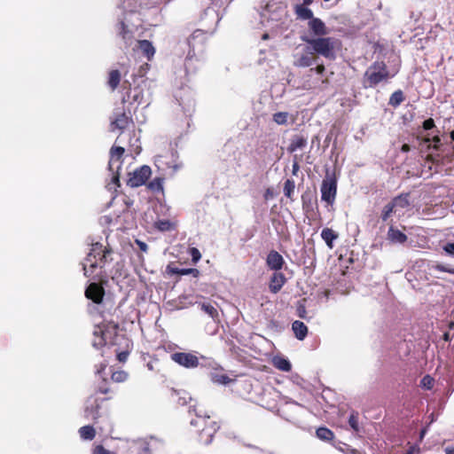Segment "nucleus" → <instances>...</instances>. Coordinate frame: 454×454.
Listing matches in <instances>:
<instances>
[{"instance_id": "12", "label": "nucleus", "mask_w": 454, "mask_h": 454, "mask_svg": "<svg viewBox=\"0 0 454 454\" xmlns=\"http://www.w3.org/2000/svg\"><path fill=\"white\" fill-rule=\"evenodd\" d=\"M104 294V288L95 282L90 283L85 290V296L97 304L101 303Z\"/></svg>"}, {"instance_id": "54", "label": "nucleus", "mask_w": 454, "mask_h": 454, "mask_svg": "<svg viewBox=\"0 0 454 454\" xmlns=\"http://www.w3.org/2000/svg\"><path fill=\"white\" fill-rule=\"evenodd\" d=\"M128 356H129V353H128V352H121V353H119V354H118V356H118V360H119L120 362H125V361H126V359H127V357H128Z\"/></svg>"}, {"instance_id": "39", "label": "nucleus", "mask_w": 454, "mask_h": 454, "mask_svg": "<svg viewBox=\"0 0 454 454\" xmlns=\"http://www.w3.org/2000/svg\"><path fill=\"white\" fill-rule=\"evenodd\" d=\"M176 395H177V403L180 405H185L188 403V401H192V397L185 391H178L176 393Z\"/></svg>"}, {"instance_id": "13", "label": "nucleus", "mask_w": 454, "mask_h": 454, "mask_svg": "<svg viewBox=\"0 0 454 454\" xmlns=\"http://www.w3.org/2000/svg\"><path fill=\"white\" fill-rule=\"evenodd\" d=\"M284 262L283 256L275 250L270 251L267 255L266 263L270 270L278 271L282 269Z\"/></svg>"}, {"instance_id": "4", "label": "nucleus", "mask_w": 454, "mask_h": 454, "mask_svg": "<svg viewBox=\"0 0 454 454\" xmlns=\"http://www.w3.org/2000/svg\"><path fill=\"white\" fill-rule=\"evenodd\" d=\"M194 411L197 419H192L191 425L198 427H202V429L199 430L200 441L203 444L207 445L212 442L213 436L218 430L219 427L215 422L209 420V415L201 414L200 411L198 412L195 409Z\"/></svg>"}, {"instance_id": "17", "label": "nucleus", "mask_w": 454, "mask_h": 454, "mask_svg": "<svg viewBox=\"0 0 454 454\" xmlns=\"http://www.w3.org/2000/svg\"><path fill=\"white\" fill-rule=\"evenodd\" d=\"M131 121L130 118L125 113L115 114L114 119L111 121L112 129H124Z\"/></svg>"}, {"instance_id": "55", "label": "nucleus", "mask_w": 454, "mask_h": 454, "mask_svg": "<svg viewBox=\"0 0 454 454\" xmlns=\"http://www.w3.org/2000/svg\"><path fill=\"white\" fill-rule=\"evenodd\" d=\"M297 311H298V316L300 317H305V314H306V309L304 306H299L298 309H297Z\"/></svg>"}, {"instance_id": "57", "label": "nucleus", "mask_w": 454, "mask_h": 454, "mask_svg": "<svg viewBox=\"0 0 454 454\" xmlns=\"http://www.w3.org/2000/svg\"><path fill=\"white\" fill-rule=\"evenodd\" d=\"M427 434V428H423L419 434V441L421 442Z\"/></svg>"}, {"instance_id": "48", "label": "nucleus", "mask_w": 454, "mask_h": 454, "mask_svg": "<svg viewBox=\"0 0 454 454\" xmlns=\"http://www.w3.org/2000/svg\"><path fill=\"white\" fill-rule=\"evenodd\" d=\"M434 127V121L433 119L429 118L427 120H426L424 122H423V128L424 129L426 130H429L431 129H433Z\"/></svg>"}, {"instance_id": "58", "label": "nucleus", "mask_w": 454, "mask_h": 454, "mask_svg": "<svg viewBox=\"0 0 454 454\" xmlns=\"http://www.w3.org/2000/svg\"><path fill=\"white\" fill-rule=\"evenodd\" d=\"M98 392L101 394H107L109 392V389L107 387H99Z\"/></svg>"}, {"instance_id": "62", "label": "nucleus", "mask_w": 454, "mask_h": 454, "mask_svg": "<svg viewBox=\"0 0 454 454\" xmlns=\"http://www.w3.org/2000/svg\"><path fill=\"white\" fill-rule=\"evenodd\" d=\"M441 139L438 137H434V147L436 148Z\"/></svg>"}, {"instance_id": "14", "label": "nucleus", "mask_w": 454, "mask_h": 454, "mask_svg": "<svg viewBox=\"0 0 454 454\" xmlns=\"http://www.w3.org/2000/svg\"><path fill=\"white\" fill-rule=\"evenodd\" d=\"M99 403L97 398L90 397L86 401L84 415L87 419L96 420L99 416Z\"/></svg>"}, {"instance_id": "6", "label": "nucleus", "mask_w": 454, "mask_h": 454, "mask_svg": "<svg viewBox=\"0 0 454 454\" xmlns=\"http://www.w3.org/2000/svg\"><path fill=\"white\" fill-rule=\"evenodd\" d=\"M173 362L186 369H194L204 365L200 360H205L204 356H198V352H176L170 355Z\"/></svg>"}, {"instance_id": "30", "label": "nucleus", "mask_w": 454, "mask_h": 454, "mask_svg": "<svg viewBox=\"0 0 454 454\" xmlns=\"http://www.w3.org/2000/svg\"><path fill=\"white\" fill-rule=\"evenodd\" d=\"M210 376H211V380L214 383H216L219 385H227V384L231 383V381H233V380H231L225 374L212 372Z\"/></svg>"}, {"instance_id": "18", "label": "nucleus", "mask_w": 454, "mask_h": 454, "mask_svg": "<svg viewBox=\"0 0 454 454\" xmlns=\"http://www.w3.org/2000/svg\"><path fill=\"white\" fill-rule=\"evenodd\" d=\"M292 330L294 333V336L299 340H304L308 334L307 325L303 322L299 320H296L292 324Z\"/></svg>"}, {"instance_id": "52", "label": "nucleus", "mask_w": 454, "mask_h": 454, "mask_svg": "<svg viewBox=\"0 0 454 454\" xmlns=\"http://www.w3.org/2000/svg\"><path fill=\"white\" fill-rule=\"evenodd\" d=\"M420 453V449L419 446L417 445H414V446H411L410 448V450L407 451L406 454H419Z\"/></svg>"}, {"instance_id": "11", "label": "nucleus", "mask_w": 454, "mask_h": 454, "mask_svg": "<svg viewBox=\"0 0 454 454\" xmlns=\"http://www.w3.org/2000/svg\"><path fill=\"white\" fill-rule=\"evenodd\" d=\"M162 445L163 442L161 440L152 436L148 440L138 442L136 450L137 454H152L153 450H158Z\"/></svg>"}, {"instance_id": "33", "label": "nucleus", "mask_w": 454, "mask_h": 454, "mask_svg": "<svg viewBox=\"0 0 454 454\" xmlns=\"http://www.w3.org/2000/svg\"><path fill=\"white\" fill-rule=\"evenodd\" d=\"M317 436L323 441H331L333 438V433L326 427H319L316 432Z\"/></svg>"}, {"instance_id": "56", "label": "nucleus", "mask_w": 454, "mask_h": 454, "mask_svg": "<svg viewBox=\"0 0 454 454\" xmlns=\"http://www.w3.org/2000/svg\"><path fill=\"white\" fill-rule=\"evenodd\" d=\"M325 66L324 65H317V67L315 68V71L317 72V74H323V73L325 72Z\"/></svg>"}, {"instance_id": "60", "label": "nucleus", "mask_w": 454, "mask_h": 454, "mask_svg": "<svg viewBox=\"0 0 454 454\" xmlns=\"http://www.w3.org/2000/svg\"><path fill=\"white\" fill-rule=\"evenodd\" d=\"M298 169H299V165L297 162H294L293 165V174L295 175L296 172L298 171Z\"/></svg>"}, {"instance_id": "24", "label": "nucleus", "mask_w": 454, "mask_h": 454, "mask_svg": "<svg viewBox=\"0 0 454 454\" xmlns=\"http://www.w3.org/2000/svg\"><path fill=\"white\" fill-rule=\"evenodd\" d=\"M321 238L326 243L329 248L333 247V241L338 238V235L332 229L325 228L321 231Z\"/></svg>"}, {"instance_id": "21", "label": "nucleus", "mask_w": 454, "mask_h": 454, "mask_svg": "<svg viewBox=\"0 0 454 454\" xmlns=\"http://www.w3.org/2000/svg\"><path fill=\"white\" fill-rule=\"evenodd\" d=\"M294 12L298 19L309 21L314 18L313 12L306 5L296 4L294 7Z\"/></svg>"}, {"instance_id": "42", "label": "nucleus", "mask_w": 454, "mask_h": 454, "mask_svg": "<svg viewBox=\"0 0 454 454\" xmlns=\"http://www.w3.org/2000/svg\"><path fill=\"white\" fill-rule=\"evenodd\" d=\"M433 269L439 270V271L448 272V273L454 275V268H450L449 266H445V265L438 263V264L434 265Z\"/></svg>"}, {"instance_id": "46", "label": "nucleus", "mask_w": 454, "mask_h": 454, "mask_svg": "<svg viewBox=\"0 0 454 454\" xmlns=\"http://www.w3.org/2000/svg\"><path fill=\"white\" fill-rule=\"evenodd\" d=\"M121 34L122 35L123 39L124 40L130 39L131 38V35L128 32L126 25L124 24V22H121Z\"/></svg>"}, {"instance_id": "2", "label": "nucleus", "mask_w": 454, "mask_h": 454, "mask_svg": "<svg viewBox=\"0 0 454 454\" xmlns=\"http://www.w3.org/2000/svg\"><path fill=\"white\" fill-rule=\"evenodd\" d=\"M302 42L306 43L305 52L317 54L327 59L334 60L336 59V51L339 49V40L334 37L319 36L311 38L307 35L301 36Z\"/></svg>"}, {"instance_id": "25", "label": "nucleus", "mask_w": 454, "mask_h": 454, "mask_svg": "<svg viewBox=\"0 0 454 454\" xmlns=\"http://www.w3.org/2000/svg\"><path fill=\"white\" fill-rule=\"evenodd\" d=\"M307 145V139L301 136H295L289 146H288V151L290 153H294L297 150H300V149H303L305 146Z\"/></svg>"}, {"instance_id": "41", "label": "nucleus", "mask_w": 454, "mask_h": 454, "mask_svg": "<svg viewBox=\"0 0 454 454\" xmlns=\"http://www.w3.org/2000/svg\"><path fill=\"white\" fill-rule=\"evenodd\" d=\"M189 254L192 256V262L194 263H197L201 258V254L196 247L190 248Z\"/></svg>"}, {"instance_id": "28", "label": "nucleus", "mask_w": 454, "mask_h": 454, "mask_svg": "<svg viewBox=\"0 0 454 454\" xmlns=\"http://www.w3.org/2000/svg\"><path fill=\"white\" fill-rule=\"evenodd\" d=\"M404 100L403 93L401 90H395L389 98L388 104L393 107L399 106Z\"/></svg>"}, {"instance_id": "63", "label": "nucleus", "mask_w": 454, "mask_h": 454, "mask_svg": "<svg viewBox=\"0 0 454 454\" xmlns=\"http://www.w3.org/2000/svg\"><path fill=\"white\" fill-rule=\"evenodd\" d=\"M450 138L454 141V130L450 132Z\"/></svg>"}, {"instance_id": "26", "label": "nucleus", "mask_w": 454, "mask_h": 454, "mask_svg": "<svg viewBox=\"0 0 454 454\" xmlns=\"http://www.w3.org/2000/svg\"><path fill=\"white\" fill-rule=\"evenodd\" d=\"M139 49L144 53L145 56H146L149 59L153 57L155 53V49L151 42L148 40H142L139 41Z\"/></svg>"}, {"instance_id": "1", "label": "nucleus", "mask_w": 454, "mask_h": 454, "mask_svg": "<svg viewBox=\"0 0 454 454\" xmlns=\"http://www.w3.org/2000/svg\"><path fill=\"white\" fill-rule=\"evenodd\" d=\"M111 251L105 248L102 244L96 242L92 244L90 252L82 262L84 276L93 279H100L102 277V269L108 261Z\"/></svg>"}, {"instance_id": "23", "label": "nucleus", "mask_w": 454, "mask_h": 454, "mask_svg": "<svg viewBox=\"0 0 454 454\" xmlns=\"http://www.w3.org/2000/svg\"><path fill=\"white\" fill-rule=\"evenodd\" d=\"M167 272L173 275H189L192 274L193 277H198L200 271L197 269H180L172 265L167 266Z\"/></svg>"}, {"instance_id": "10", "label": "nucleus", "mask_w": 454, "mask_h": 454, "mask_svg": "<svg viewBox=\"0 0 454 454\" xmlns=\"http://www.w3.org/2000/svg\"><path fill=\"white\" fill-rule=\"evenodd\" d=\"M150 167L144 165L136 169L132 176L129 178L128 184L131 187H138L145 184L151 176Z\"/></svg>"}, {"instance_id": "22", "label": "nucleus", "mask_w": 454, "mask_h": 454, "mask_svg": "<svg viewBox=\"0 0 454 454\" xmlns=\"http://www.w3.org/2000/svg\"><path fill=\"white\" fill-rule=\"evenodd\" d=\"M316 62V59L309 56V53L296 56L294 65L297 67H309Z\"/></svg>"}, {"instance_id": "64", "label": "nucleus", "mask_w": 454, "mask_h": 454, "mask_svg": "<svg viewBox=\"0 0 454 454\" xmlns=\"http://www.w3.org/2000/svg\"><path fill=\"white\" fill-rule=\"evenodd\" d=\"M403 151H408V150H409L408 145H404L403 146Z\"/></svg>"}, {"instance_id": "47", "label": "nucleus", "mask_w": 454, "mask_h": 454, "mask_svg": "<svg viewBox=\"0 0 454 454\" xmlns=\"http://www.w3.org/2000/svg\"><path fill=\"white\" fill-rule=\"evenodd\" d=\"M149 187H150V189H152V190H157V191H159V190H160V189L162 188V186H161V182H160L159 179H157V180H153V182H151V183L149 184Z\"/></svg>"}, {"instance_id": "31", "label": "nucleus", "mask_w": 454, "mask_h": 454, "mask_svg": "<svg viewBox=\"0 0 454 454\" xmlns=\"http://www.w3.org/2000/svg\"><path fill=\"white\" fill-rule=\"evenodd\" d=\"M121 81V74L118 70H112L109 73L108 85L112 90H115Z\"/></svg>"}, {"instance_id": "5", "label": "nucleus", "mask_w": 454, "mask_h": 454, "mask_svg": "<svg viewBox=\"0 0 454 454\" xmlns=\"http://www.w3.org/2000/svg\"><path fill=\"white\" fill-rule=\"evenodd\" d=\"M207 38V34L204 30L196 29L193 33L187 38V44L189 46V51L187 53V57L185 59V67L188 68L189 61L192 60L193 57H195L196 52L202 51L204 43Z\"/></svg>"}, {"instance_id": "27", "label": "nucleus", "mask_w": 454, "mask_h": 454, "mask_svg": "<svg viewBox=\"0 0 454 454\" xmlns=\"http://www.w3.org/2000/svg\"><path fill=\"white\" fill-rule=\"evenodd\" d=\"M390 202L393 204L395 208H405L410 206L409 194L405 193L398 195L395 197Z\"/></svg>"}, {"instance_id": "51", "label": "nucleus", "mask_w": 454, "mask_h": 454, "mask_svg": "<svg viewBox=\"0 0 454 454\" xmlns=\"http://www.w3.org/2000/svg\"><path fill=\"white\" fill-rule=\"evenodd\" d=\"M264 200H269L274 197V192L270 188H268L264 194H263Z\"/></svg>"}, {"instance_id": "36", "label": "nucleus", "mask_w": 454, "mask_h": 454, "mask_svg": "<svg viewBox=\"0 0 454 454\" xmlns=\"http://www.w3.org/2000/svg\"><path fill=\"white\" fill-rule=\"evenodd\" d=\"M348 425L353 429L354 432L359 433L360 427L358 425V413L352 412L348 418Z\"/></svg>"}, {"instance_id": "61", "label": "nucleus", "mask_w": 454, "mask_h": 454, "mask_svg": "<svg viewBox=\"0 0 454 454\" xmlns=\"http://www.w3.org/2000/svg\"><path fill=\"white\" fill-rule=\"evenodd\" d=\"M314 0H303L302 5L309 6L313 3Z\"/></svg>"}, {"instance_id": "40", "label": "nucleus", "mask_w": 454, "mask_h": 454, "mask_svg": "<svg viewBox=\"0 0 454 454\" xmlns=\"http://www.w3.org/2000/svg\"><path fill=\"white\" fill-rule=\"evenodd\" d=\"M128 374L123 371H118L112 373L111 379L114 382H123L127 380Z\"/></svg>"}, {"instance_id": "44", "label": "nucleus", "mask_w": 454, "mask_h": 454, "mask_svg": "<svg viewBox=\"0 0 454 454\" xmlns=\"http://www.w3.org/2000/svg\"><path fill=\"white\" fill-rule=\"evenodd\" d=\"M107 364L105 362L100 363L99 364L96 365V374L99 375L103 380H106V379L103 377V372L106 370Z\"/></svg>"}, {"instance_id": "16", "label": "nucleus", "mask_w": 454, "mask_h": 454, "mask_svg": "<svg viewBox=\"0 0 454 454\" xmlns=\"http://www.w3.org/2000/svg\"><path fill=\"white\" fill-rule=\"evenodd\" d=\"M286 281V278L283 273L275 271L270 278L269 286L270 291L273 294L278 293L285 285Z\"/></svg>"}, {"instance_id": "45", "label": "nucleus", "mask_w": 454, "mask_h": 454, "mask_svg": "<svg viewBox=\"0 0 454 454\" xmlns=\"http://www.w3.org/2000/svg\"><path fill=\"white\" fill-rule=\"evenodd\" d=\"M93 454H112L111 451L105 449L102 445H97L93 450Z\"/></svg>"}, {"instance_id": "29", "label": "nucleus", "mask_w": 454, "mask_h": 454, "mask_svg": "<svg viewBox=\"0 0 454 454\" xmlns=\"http://www.w3.org/2000/svg\"><path fill=\"white\" fill-rule=\"evenodd\" d=\"M80 436L83 440H92L95 437V429L91 426H83L79 429Z\"/></svg>"}, {"instance_id": "9", "label": "nucleus", "mask_w": 454, "mask_h": 454, "mask_svg": "<svg viewBox=\"0 0 454 454\" xmlns=\"http://www.w3.org/2000/svg\"><path fill=\"white\" fill-rule=\"evenodd\" d=\"M116 328V325L111 326V329L110 327H107L106 325H96L93 331V347L96 348L104 347L107 343V341L112 338Z\"/></svg>"}, {"instance_id": "8", "label": "nucleus", "mask_w": 454, "mask_h": 454, "mask_svg": "<svg viewBox=\"0 0 454 454\" xmlns=\"http://www.w3.org/2000/svg\"><path fill=\"white\" fill-rule=\"evenodd\" d=\"M321 200L327 205H333L337 194V181L334 176L326 175L324 178L321 188Z\"/></svg>"}, {"instance_id": "50", "label": "nucleus", "mask_w": 454, "mask_h": 454, "mask_svg": "<svg viewBox=\"0 0 454 454\" xmlns=\"http://www.w3.org/2000/svg\"><path fill=\"white\" fill-rule=\"evenodd\" d=\"M136 244L137 245V247H139V249L142 251V252H145L146 253L147 250H148V246L146 245L145 242L142 241V240H139V239H136Z\"/></svg>"}, {"instance_id": "32", "label": "nucleus", "mask_w": 454, "mask_h": 454, "mask_svg": "<svg viewBox=\"0 0 454 454\" xmlns=\"http://www.w3.org/2000/svg\"><path fill=\"white\" fill-rule=\"evenodd\" d=\"M289 118H290V114L287 112H278V113H275L272 116L273 121L278 125L287 124Z\"/></svg>"}, {"instance_id": "34", "label": "nucleus", "mask_w": 454, "mask_h": 454, "mask_svg": "<svg viewBox=\"0 0 454 454\" xmlns=\"http://www.w3.org/2000/svg\"><path fill=\"white\" fill-rule=\"evenodd\" d=\"M295 189V183L293 179H286L284 184V194L293 200V194Z\"/></svg>"}, {"instance_id": "43", "label": "nucleus", "mask_w": 454, "mask_h": 454, "mask_svg": "<svg viewBox=\"0 0 454 454\" xmlns=\"http://www.w3.org/2000/svg\"><path fill=\"white\" fill-rule=\"evenodd\" d=\"M433 381L434 380L429 375H427L422 379L421 384L427 389H431L433 387Z\"/></svg>"}, {"instance_id": "35", "label": "nucleus", "mask_w": 454, "mask_h": 454, "mask_svg": "<svg viewBox=\"0 0 454 454\" xmlns=\"http://www.w3.org/2000/svg\"><path fill=\"white\" fill-rule=\"evenodd\" d=\"M201 309L213 319L218 317L217 309L210 303H202Z\"/></svg>"}, {"instance_id": "37", "label": "nucleus", "mask_w": 454, "mask_h": 454, "mask_svg": "<svg viewBox=\"0 0 454 454\" xmlns=\"http://www.w3.org/2000/svg\"><path fill=\"white\" fill-rule=\"evenodd\" d=\"M395 207L391 202L387 203L381 211V219L386 222L395 212Z\"/></svg>"}, {"instance_id": "19", "label": "nucleus", "mask_w": 454, "mask_h": 454, "mask_svg": "<svg viewBox=\"0 0 454 454\" xmlns=\"http://www.w3.org/2000/svg\"><path fill=\"white\" fill-rule=\"evenodd\" d=\"M272 364L275 368L278 369L279 371L288 372L292 370V364L290 361L280 356H276L272 358Z\"/></svg>"}, {"instance_id": "7", "label": "nucleus", "mask_w": 454, "mask_h": 454, "mask_svg": "<svg viewBox=\"0 0 454 454\" xmlns=\"http://www.w3.org/2000/svg\"><path fill=\"white\" fill-rule=\"evenodd\" d=\"M125 150L121 146H113L110 150L108 169L112 173V183L120 186L119 169L121 166V158Z\"/></svg>"}, {"instance_id": "20", "label": "nucleus", "mask_w": 454, "mask_h": 454, "mask_svg": "<svg viewBox=\"0 0 454 454\" xmlns=\"http://www.w3.org/2000/svg\"><path fill=\"white\" fill-rule=\"evenodd\" d=\"M387 238L391 242L399 244H403L407 240V236L393 226L388 229Z\"/></svg>"}, {"instance_id": "49", "label": "nucleus", "mask_w": 454, "mask_h": 454, "mask_svg": "<svg viewBox=\"0 0 454 454\" xmlns=\"http://www.w3.org/2000/svg\"><path fill=\"white\" fill-rule=\"evenodd\" d=\"M443 250H444L448 254L453 255V254H454V243H447V244L443 247Z\"/></svg>"}, {"instance_id": "59", "label": "nucleus", "mask_w": 454, "mask_h": 454, "mask_svg": "<svg viewBox=\"0 0 454 454\" xmlns=\"http://www.w3.org/2000/svg\"><path fill=\"white\" fill-rule=\"evenodd\" d=\"M446 454H454V447H448L445 449Z\"/></svg>"}, {"instance_id": "38", "label": "nucleus", "mask_w": 454, "mask_h": 454, "mask_svg": "<svg viewBox=\"0 0 454 454\" xmlns=\"http://www.w3.org/2000/svg\"><path fill=\"white\" fill-rule=\"evenodd\" d=\"M154 225L160 231H167L172 228V223L168 220H159L155 222Z\"/></svg>"}, {"instance_id": "15", "label": "nucleus", "mask_w": 454, "mask_h": 454, "mask_svg": "<svg viewBox=\"0 0 454 454\" xmlns=\"http://www.w3.org/2000/svg\"><path fill=\"white\" fill-rule=\"evenodd\" d=\"M308 25L311 32L317 37L324 36L328 34V30L325 22L322 21L319 18L314 17L310 21H309Z\"/></svg>"}, {"instance_id": "3", "label": "nucleus", "mask_w": 454, "mask_h": 454, "mask_svg": "<svg viewBox=\"0 0 454 454\" xmlns=\"http://www.w3.org/2000/svg\"><path fill=\"white\" fill-rule=\"evenodd\" d=\"M390 74L387 65L383 61H375L365 71L363 79V86L373 88L379 83L387 82Z\"/></svg>"}, {"instance_id": "53", "label": "nucleus", "mask_w": 454, "mask_h": 454, "mask_svg": "<svg viewBox=\"0 0 454 454\" xmlns=\"http://www.w3.org/2000/svg\"><path fill=\"white\" fill-rule=\"evenodd\" d=\"M301 200H302V207L304 210H309V207L310 206V200H306V197L304 195L301 196Z\"/></svg>"}]
</instances>
